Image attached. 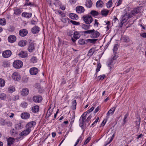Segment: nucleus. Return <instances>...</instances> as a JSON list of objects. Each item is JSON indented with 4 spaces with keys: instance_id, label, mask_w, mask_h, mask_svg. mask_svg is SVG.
Instances as JSON below:
<instances>
[{
    "instance_id": "20",
    "label": "nucleus",
    "mask_w": 146,
    "mask_h": 146,
    "mask_svg": "<svg viewBox=\"0 0 146 146\" xmlns=\"http://www.w3.org/2000/svg\"><path fill=\"white\" fill-rule=\"evenodd\" d=\"M100 34L99 33L98 31H94L92 33L91 35H90V37L92 38H96L98 37L99 36Z\"/></svg>"
},
{
    "instance_id": "56",
    "label": "nucleus",
    "mask_w": 146,
    "mask_h": 146,
    "mask_svg": "<svg viewBox=\"0 0 146 146\" xmlns=\"http://www.w3.org/2000/svg\"><path fill=\"white\" fill-rule=\"evenodd\" d=\"M105 77V75L100 76H98V78H99V80H103L104 78Z\"/></svg>"
},
{
    "instance_id": "53",
    "label": "nucleus",
    "mask_w": 146,
    "mask_h": 146,
    "mask_svg": "<svg viewBox=\"0 0 146 146\" xmlns=\"http://www.w3.org/2000/svg\"><path fill=\"white\" fill-rule=\"evenodd\" d=\"M73 103L74 104V105L73 106V110H75L76 108V100H74L73 102Z\"/></svg>"
},
{
    "instance_id": "8",
    "label": "nucleus",
    "mask_w": 146,
    "mask_h": 146,
    "mask_svg": "<svg viewBox=\"0 0 146 146\" xmlns=\"http://www.w3.org/2000/svg\"><path fill=\"white\" fill-rule=\"evenodd\" d=\"M12 52L10 50H7L3 52L2 56L4 58H8L11 55Z\"/></svg>"
},
{
    "instance_id": "63",
    "label": "nucleus",
    "mask_w": 146,
    "mask_h": 146,
    "mask_svg": "<svg viewBox=\"0 0 146 146\" xmlns=\"http://www.w3.org/2000/svg\"><path fill=\"white\" fill-rule=\"evenodd\" d=\"M129 41V40H128L127 38H123V42H128Z\"/></svg>"
},
{
    "instance_id": "54",
    "label": "nucleus",
    "mask_w": 146,
    "mask_h": 146,
    "mask_svg": "<svg viewBox=\"0 0 146 146\" xmlns=\"http://www.w3.org/2000/svg\"><path fill=\"white\" fill-rule=\"evenodd\" d=\"M123 0H119L116 3V6H119Z\"/></svg>"
},
{
    "instance_id": "31",
    "label": "nucleus",
    "mask_w": 146,
    "mask_h": 146,
    "mask_svg": "<svg viewBox=\"0 0 146 146\" xmlns=\"http://www.w3.org/2000/svg\"><path fill=\"white\" fill-rule=\"evenodd\" d=\"M14 14L16 15H19L21 12V10L17 8L14 9Z\"/></svg>"
},
{
    "instance_id": "11",
    "label": "nucleus",
    "mask_w": 146,
    "mask_h": 146,
    "mask_svg": "<svg viewBox=\"0 0 146 146\" xmlns=\"http://www.w3.org/2000/svg\"><path fill=\"white\" fill-rule=\"evenodd\" d=\"M30 73L32 75H35L38 72V70L37 68L35 67L32 68L30 69Z\"/></svg>"
},
{
    "instance_id": "48",
    "label": "nucleus",
    "mask_w": 146,
    "mask_h": 146,
    "mask_svg": "<svg viewBox=\"0 0 146 146\" xmlns=\"http://www.w3.org/2000/svg\"><path fill=\"white\" fill-rule=\"evenodd\" d=\"M118 45L117 44H115L114 45L113 49V52L114 53L115 52H117L116 51L117 50L118 48Z\"/></svg>"
},
{
    "instance_id": "15",
    "label": "nucleus",
    "mask_w": 146,
    "mask_h": 146,
    "mask_svg": "<svg viewBox=\"0 0 146 146\" xmlns=\"http://www.w3.org/2000/svg\"><path fill=\"white\" fill-rule=\"evenodd\" d=\"M76 12L79 13H82L84 12L85 9L84 7L82 6H79L76 8Z\"/></svg>"
},
{
    "instance_id": "42",
    "label": "nucleus",
    "mask_w": 146,
    "mask_h": 146,
    "mask_svg": "<svg viewBox=\"0 0 146 146\" xmlns=\"http://www.w3.org/2000/svg\"><path fill=\"white\" fill-rule=\"evenodd\" d=\"M82 29L85 30H87L89 29L90 25L83 24L82 25Z\"/></svg>"
},
{
    "instance_id": "51",
    "label": "nucleus",
    "mask_w": 146,
    "mask_h": 146,
    "mask_svg": "<svg viewBox=\"0 0 146 146\" xmlns=\"http://www.w3.org/2000/svg\"><path fill=\"white\" fill-rule=\"evenodd\" d=\"M101 67V65L99 63L98 64L97 67L96 69V75L97 74V72H99L100 71Z\"/></svg>"
},
{
    "instance_id": "32",
    "label": "nucleus",
    "mask_w": 146,
    "mask_h": 146,
    "mask_svg": "<svg viewBox=\"0 0 146 146\" xmlns=\"http://www.w3.org/2000/svg\"><path fill=\"white\" fill-rule=\"evenodd\" d=\"M109 12V10L107 9H104L101 11V13L102 15L106 16L108 15Z\"/></svg>"
},
{
    "instance_id": "27",
    "label": "nucleus",
    "mask_w": 146,
    "mask_h": 146,
    "mask_svg": "<svg viewBox=\"0 0 146 146\" xmlns=\"http://www.w3.org/2000/svg\"><path fill=\"white\" fill-rule=\"evenodd\" d=\"M39 109V108L38 106L37 105L35 106L32 108V111L33 113H36L38 111Z\"/></svg>"
},
{
    "instance_id": "43",
    "label": "nucleus",
    "mask_w": 146,
    "mask_h": 146,
    "mask_svg": "<svg viewBox=\"0 0 146 146\" xmlns=\"http://www.w3.org/2000/svg\"><path fill=\"white\" fill-rule=\"evenodd\" d=\"M94 29H93L92 30H87L86 31H84V34H90V35H91V34H92L93 32H94Z\"/></svg>"
},
{
    "instance_id": "34",
    "label": "nucleus",
    "mask_w": 146,
    "mask_h": 146,
    "mask_svg": "<svg viewBox=\"0 0 146 146\" xmlns=\"http://www.w3.org/2000/svg\"><path fill=\"white\" fill-rule=\"evenodd\" d=\"M98 40L97 39H87L86 41L87 42H89L91 43H93V44H95L96 43V41Z\"/></svg>"
},
{
    "instance_id": "10",
    "label": "nucleus",
    "mask_w": 146,
    "mask_h": 146,
    "mask_svg": "<svg viewBox=\"0 0 146 146\" xmlns=\"http://www.w3.org/2000/svg\"><path fill=\"white\" fill-rule=\"evenodd\" d=\"M114 53V56L110 60L109 63L108 64V66L110 67V68H112L113 67L112 63H113V60H116L118 57L117 55V52H115V53Z\"/></svg>"
},
{
    "instance_id": "45",
    "label": "nucleus",
    "mask_w": 146,
    "mask_h": 146,
    "mask_svg": "<svg viewBox=\"0 0 146 146\" xmlns=\"http://www.w3.org/2000/svg\"><path fill=\"white\" fill-rule=\"evenodd\" d=\"M6 95L4 93H2L0 95V99L1 100H5L6 99Z\"/></svg>"
},
{
    "instance_id": "52",
    "label": "nucleus",
    "mask_w": 146,
    "mask_h": 146,
    "mask_svg": "<svg viewBox=\"0 0 146 146\" xmlns=\"http://www.w3.org/2000/svg\"><path fill=\"white\" fill-rule=\"evenodd\" d=\"M70 22L71 23H72L73 25H78L80 24L79 22H76V21H74L71 20L70 21Z\"/></svg>"
},
{
    "instance_id": "41",
    "label": "nucleus",
    "mask_w": 146,
    "mask_h": 146,
    "mask_svg": "<svg viewBox=\"0 0 146 146\" xmlns=\"http://www.w3.org/2000/svg\"><path fill=\"white\" fill-rule=\"evenodd\" d=\"M6 22L5 19H0V24L2 25H6Z\"/></svg>"
},
{
    "instance_id": "9",
    "label": "nucleus",
    "mask_w": 146,
    "mask_h": 146,
    "mask_svg": "<svg viewBox=\"0 0 146 146\" xmlns=\"http://www.w3.org/2000/svg\"><path fill=\"white\" fill-rule=\"evenodd\" d=\"M80 37V35L79 32L76 31L74 33L73 38H72L71 39L72 41L74 42L76 40L79 38Z\"/></svg>"
},
{
    "instance_id": "29",
    "label": "nucleus",
    "mask_w": 146,
    "mask_h": 146,
    "mask_svg": "<svg viewBox=\"0 0 146 146\" xmlns=\"http://www.w3.org/2000/svg\"><path fill=\"white\" fill-rule=\"evenodd\" d=\"M96 5L97 7L100 8L103 7V3L102 1L99 0L96 2Z\"/></svg>"
},
{
    "instance_id": "60",
    "label": "nucleus",
    "mask_w": 146,
    "mask_h": 146,
    "mask_svg": "<svg viewBox=\"0 0 146 146\" xmlns=\"http://www.w3.org/2000/svg\"><path fill=\"white\" fill-rule=\"evenodd\" d=\"M92 117V116L91 115H90L87 118V119L86 120V122H88L91 119Z\"/></svg>"
},
{
    "instance_id": "7",
    "label": "nucleus",
    "mask_w": 146,
    "mask_h": 146,
    "mask_svg": "<svg viewBox=\"0 0 146 146\" xmlns=\"http://www.w3.org/2000/svg\"><path fill=\"white\" fill-rule=\"evenodd\" d=\"M12 78L13 79L15 80L18 81L20 80L21 76L19 73L17 72H15L12 75Z\"/></svg>"
},
{
    "instance_id": "6",
    "label": "nucleus",
    "mask_w": 146,
    "mask_h": 146,
    "mask_svg": "<svg viewBox=\"0 0 146 146\" xmlns=\"http://www.w3.org/2000/svg\"><path fill=\"white\" fill-rule=\"evenodd\" d=\"M42 96L40 95L34 96L33 98V101L35 103H40L42 100Z\"/></svg>"
},
{
    "instance_id": "50",
    "label": "nucleus",
    "mask_w": 146,
    "mask_h": 146,
    "mask_svg": "<svg viewBox=\"0 0 146 146\" xmlns=\"http://www.w3.org/2000/svg\"><path fill=\"white\" fill-rule=\"evenodd\" d=\"M27 103L25 102H22L21 104V106L23 108H26L27 106Z\"/></svg>"
},
{
    "instance_id": "39",
    "label": "nucleus",
    "mask_w": 146,
    "mask_h": 146,
    "mask_svg": "<svg viewBox=\"0 0 146 146\" xmlns=\"http://www.w3.org/2000/svg\"><path fill=\"white\" fill-rule=\"evenodd\" d=\"M95 52V49L94 48L90 49L88 52V55L91 56Z\"/></svg>"
},
{
    "instance_id": "28",
    "label": "nucleus",
    "mask_w": 146,
    "mask_h": 146,
    "mask_svg": "<svg viewBox=\"0 0 146 146\" xmlns=\"http://www.w3.org/2000/svg\"><path fill=\"white\" fill-rule=\"evenodd\" d=\"M23 17H25L30 18L32 16V13H28L26 12H23L22 14Z\"/></svg>"
},
{
    "instance_id": "22",
    "label": "nucleus",
    "mask_w": 146,
    "mask_h": 146,
    "mask_svg": "<svg viewBox=\"0 0 146 146\" xmlns=\"http://www.w3.org/2000/svg\"><path fill=\"white\" fill-rule=\"evenodd\" d=\"M15 141V139L13 138L10 137L7 140V146H11L12 145Z\"/></svg>"
},
{
    "instance_id": "61",
    "label": "nucleus",
    "mask_w": 146,
    "mask_h": 146,
    "mask_svg": "<svg viewBox=\"0 0 146 146\" xmlns=\"http://www.w3.org/2000/svg\"><path fill=\"white\" fill-rule=\"evenodd\" d=\"M100 107L99 106L97 107L95 109L94 112L95 113H97L99 110Z\"/></svg>"
},
{
    "instance_id": "46",
    "label": "nucleus",
    "mask_w": 146,
    "mask_h": 146,
    "mask_svg": "<svg viewBox=\"0 0 146 146\" xmlns=\"http://www.w3.org/2000/svg\"><path fill=\"white\" fill-rule=\"evenodd\" d=\"M80 45H84L85 44V40L82 39H80L78 41Z\"/></svg>"
},
{
    "instance_id": "1",
    "label": "nucleus",
    "mask_w": 146,
    "mask_h": 146,
    "mask_svg": "<svg viewBox=\"0 0 146 146\" xmlns=\"http://www.w3.org/2000/svg\"><path fill=\"white\" fill-rule=\"evenodd\" d=\"M86 115L87 113L84 112L82 115L79 119V125L82 127V129L84 130V127L85 122Z\"/></svg>"
},
{
    "instance_id": "47",
    "label": "nucleus",
    "mask_w": 146,
    "mask_h": 146,
    "mask_svg": "<svg viewBox=\"0 0 146 146\" xmlns=\"http://www.w3.org/2000/svg\"><path fill=\"white\" fill-rule=\"evenodd\" d=\"M90 13L94 16H97L98 14V13L95 11H91Z\"/></svg>"
},
{
    "instance_id": "17",
    "label": "nucleus",
    "mask_w": 146,
    "mask_h": 146,
    "mask_svg": "<svg viewBox=\"0 0 146 146\" xmlns=\"http://www.w3.org/2000/svg\"><path fill=\"white\" fill-rule=\"evenodd\" d=\"M18 56L22 58H25L27 56V54L26 52L21 51L18 53Z\"/></svg>"
},
{
    "instance_id": "3",
    "label": "nucleus",
    "mask_w": 146,
    "mask_h": 146,
    "mask_svg": "<svg viewBox=\"0 0 146 146\" xmlns=\"http://www.w3.org/2000/svg\"><path fill=\"white\" fill-rule=\"evenodd\" d=\"M23 63L20 60L15 61L13 63V66L16 68H20L23 66Z\"/></svg>"
},
{
    "instance_id": "23",
    "label": "nucleus",
    "mask_w": 146,
    "mask_h": 146,
    "mask_svg": "<svg viewBox=\"0 0 146 146\" xmlns=\"http://www.w3.org/2000/svg\"><path fill=\"white\" fill-rule=\"evenodd\" d=\"M28 31L26 29H22L19 32V35L22 37L25 36L27 34Z\"/></svg>"
},
{
    "instance_id": "24",
    "label": "nucleus",
    "mask_w": 146,
    "mask_h": 146,
    "mask_svg": "<svg viewBox=\"0 0 146 146\" xmlns=\"http://www.w3.org/2000/svg\"><path fill=\"white\" fill-rule=\"evenodd\" d=\"M140 12V11L139 9V8H136L133 9L132 11L130 13L132 17L134 16L135 15L138 13Z\"/></svg>"
},
{
    "instance_id": "2",
    "label": "nucleus",
    "mask_w": 146,
    "mask_h": 146,
    "mask_svg": "<svg viewBox=\"0 0 146 146\" xmlns=\"http://www.w3.org/2000/svg\"><path fill=\"white\" fill-rule=\"evenodd\" d=\"M36 123L35 121H31L28 123L25 126V128L29 130L31 132L34 128V126L36 125Z\"/></svg>"
},
{
    "instance_id": "12",
    "label": "nucleus",
    "mask_w": 146,
    "mask_h": 146,
    "mask_svg": "<svg viewBox=\"0 0 146 146\" xmlns=\"http://www.w3.org/2000/svg\"><path fill=\"white\" fill-rule=\"evenodd\" d=\"M21 95L23 96H27L29 93V90L28 88H25L22 89L20 92Z\"/></svg>"
},
{
    "instance_id": "13",
    "label": "nucleus",
    "mask_w": 146,
    "mask_h": 146,
    "mask_svg": "<svg viewBox=\"0 0 146 146\" xmlns=\"http://www.w3.org/2000/svg\"><path fill=\"white\" fill-rule=\"evenodd\" d=\"M21 116L22 119H26L29 118L30 115L29 113L24 112L21 114Z\"/></svg>"
},
{
    "instance_id": "57",
    "label": "nucleus",
    "mask_w": 146,
    "mask_h": 146,
    "mask_svg": "<svg viewBox=\"0 0 146 146\" xmlns=\"http://www.w3.org/2000/svg\"><path fill=\"white\" fill-rule=\"evenodd\" d=\"M99 119V117H97V119L95 120V121L92 123V125L94 126V125H95L98 122V121Z\"/></svg>"
},
{
    "instance_id": "58",
    "label": "nucleus",
    "mask_w": 146,
    "mask_h": 146,
    "mask_svg": "<svg viewBox=\"0 0 146 146\" xmlns=\"http://www.w3.org/2000/svg\"><path fill=\"white\" fill-rule=\"evenodd\" d=\"M140 36L143 38H146V33H141L140 35Z\"/></svg>"
},
{
    "instance_id": "35",
    "label": "nucleus",
    "mask_w": 146,
    "mask_h": 146,
    "mask_svg": "<svg viewBox=\"0 0 146 146\" xmlns=\"http://www.w3.org/2000/svg\"><path fill=\"white\" fill-rule=\"evenodd\" d=\"M15 90V89L13 86H10L8 88V91L9 93H12Z\"/></svg>"
},
{
    "instance_id": "25",
    "label": "nucleus",
    "mask_w": 146,
    "mask_h": 146,
    "mask_svg": "<svg viewBox=\"0 0 146 146\" xmlns=\"http://www.w3.org/2000/svg\"><path fill=\"white\" fill-rule=\"evenodd\" d=\"M69 16L71 19L73 20H76L78 19V16L74 13H70L69 15Z\"/></svg>"
},
{
    "instance_id": "59",
    "label": "nucleus",
    "mask_w": 146,
    "mask_h": 146,
    "mask_svg": "<svg viewBox=\"0 0 146 146\" xmlns=\"http://www.w3.org/2000/svg\"><path fill=\"white\" fill-rule=\"evenodd\" d=\"M90 139H91L90 138V137L88 138L85 140V141L84 143V144H86L88 143L90 141Z\"/></svg>"
},
{
    "instance_id": "36",
    "label": "nucleus",
    "mask_w": 146,
    "mask_h": 146,
    "mask_svg": "<svg viewBox=\"0 0 146 146\" xmlns=\"http://www.w3.org/2000/svg\"><path fill=\"white\" fill-rule=\"evenodd\" d=\"M5 84V80L2 78H0V87H2L4 86Z\"/></svg>"
},
{
    "instance_id": "33",
    "label": "nucleus",
    "mask_w": 146,
    "mask_h": 146,
    "mask_svg": "<svg viewBox=\"0 0 146 146\" xmlns=\"http://www.w3.org/2000/svg\"><path fill=\"white\" fill-rule=\"evenodd\" d=\"M3 121L5 122L4 123H2V125H6L8 126H11L12 125V123L10 121H7L5 120H3Z\"/></svg>"
},
{
    "instance_id": "16",
    "label": "nucleus",
    "mask_w": 146,
    "mask_h": 146,
    "mask_svg": "<svg viewBox=\"0 0 146 146\" xmlns=\"http://www.w3.org/2000/svg\"><path fill=\"white\" fill-rule=\"evenodd\" d=\"M116 106H114L107 113V118H109L110 114L113 115L115 111Z\"/></svg>"
},
{
    "instance_id": "55",
    "label": "nucleus",
    "mask_w": 146,
    "mask_h": 146,
    "mask_svg": "<svg viewBox=\"0 0 146 146\" xmlns=\"http://www.w3.org/2000/svg\"><path fill=\"white\" fill-rule=\"evenodd\" d=\"M94 109V107L93 106L86 112L87 114L88 113H90L93 111Z\"/></svg>"
},
{
    "instance_id": "18",
    "label": "nucleus",
    "mask_w": 146,
    "mask_h": 146,
    "mask_svg": "<svg viewBox=\"0 0 146 146\" xmlns=\"http://www.w3.org/2000/svg\"><path fill=\"white\" fill-rule=\"evenodd\" d=\"M16 38L14 35H12L9 36L8 38V40L9 42L11 43H13L15 41Z\"/></svg>"
},
{
    "instance_id": "19",
    "label": "nucleus",
    "mask_w": 146,
    "mask_h": 146,
    "mask_svg": "<svg viewBox=\"0 0 146 146\" xmlns=\"http://www.w3.org/2000/svg\"><path fill=\"white\" fill-rule=\"evenodd\" d=\"M40 29L37 26H35L31 29V31L33 34L37 33L40 31Z\"/></svg>"
},
{
    "instance_id": "4",
    "label": "nucleus",
    "mask_w": 146,
    "mask_h": 146,
    "mask_svg": "<svg viewBox=\"0 0 146 146\" xmlns=\"http://www.w3.org/2000/svg\"><path fill=\"white\" fill-rule=\"evenodd\" d=\"M132 16L131 15L130 13H126L123 16L122 18L121 23H123L125 22L128 19L131 18Z\"/></svg>"
},
{
    "instance_id": "5",
    "label": "nucleus",
    "mask_w": 146,
    "mask_h": 146,
    "mask_svg": "<svg viewBox=\"0 0 146 146\" xmlns=\"http://www.w3.org/2000/svg\"><path fill=\"white\" fill-rule=\"evenodd\" d=\"M83 19L85 23L87 24H90L92 21V18L91 16L83 17Z\"/></svg>"
},
{
    "instance_id": "30",
    "label": "nucleus",
    "mask_w": 146,
    "mask_h": 146,
    "mask_svg": "<svg viewBox=\"0 0 146 146\" xmlns=\"http://www.w3.org/2000/svg\"><path fill=\"white\" fill-rule=\"evenodd\" d=\"M26 41L25 40H22L20 41L18 43L19 46L22 47L25 46L26 45Z\"/></svg>"
},
{
    "instance_id": "14",
    "label": "nucleus",
    "mask_w": 146,
    "mask_h": 146,
    "mask_svg": "<svg viewBox=\"0 0 146 146\" xmlns=\"http://www.w3.org/2000/svg\"><path fill=\"white\" fill-rule=\"evenodd\" d=\"M31 132L29 130L26 129L19 133V135L21 136H26L29 134Z\"/></svg>"
},
{
    "instance_id": "44",
    "label": "nucleus",
    "mask_w": 146,
    "mask_h": 146,
    "mask_svg": "<svg viewBox=\"0 0 146 146\" xmlns=\"http://www.w3.org/2000/svg\"><path fill=\"white\" fill-rule=\"evenodd\" d=\"M115 136V134L114 133L112 135L111 138L110 139V141H107V143H106V144L105 145V146H106L108 145L110 143L111 141H112L114 137Z\"/></svg>"
},
{
    "instance_id": "40",
    "label": "nucleus",
    "mask_w": 146,
    "mask_h": 146,
    "mask_svg": "<svg viewBox=\"0 0 146 146\" xmlns=\"http://www.w3.org/2000/svg\"><path fill=\"white\" fill-rule=\"evenodd\" d=\"M112 1L111 0H110L106 3V6L108 8H110L111 7Z\"/></svg>"
},
{
    "instance_id": "62",
    "label": "nucleus",
    "mask_w": 146,
    "mask_h": 146,
    "mask_svg": "<svg viewBox=\"0 0 146 146\" xmlns=\"http://www.w3.org/2000/svg\"><path fill=\"white\" fill-rule=\"evenodd\" d=\"M60 8L62 10H65L66 9L65 7L64 6H60Z\"/></svg>"
},
{
    "instance_id": "21",
    "label": "nucleus",
    "mask_w": 146,
    "mask_h": 146,
    "mask_svg": "<svg viewBox=\"0 0 146 146\" xmlns=\"http://www.w3.org/2000/svg\"><path fill=\"white\" fill-rule=\"evenodd\" d=\"M93 3L91 0H87L85 3V5L88 8H90L92 6Z\"/></svg>"
},
{
    "instance_id": "26",
    "label": "nucleus",
    "mask_w": 146,
    "mask_h": 146,
    "mask_svg": "<svg viewBox=\"0 0 146 146\" xmlns=\"http://www.w3.org/2000/svg\"><path fill=\"white\" fill-rule=\"evenodd\" d=\"M35 46H34V44L33 43H31L29 44V46L28 50V51L30 52H31L33 51L35 49Z\"/></svg>"
},
{
    "instance_id": "49",
    "label": "nucleus",
    "mask_w": 146,
    "mask_h": 146,
    "mask_svg": "<svg viewBox=\"0 0 146 146\" xmlns=\"http://www.w3.org/2000/svg\"><path fill=\"white\" fill-rule=\"evenodd\" d=\"M37 61V59L36 57L35 56H33L31 59V61L32 63H36Z\"/></svg>"
},
{
    "instance_id": "37",
    "label": "nucleus",
    "mask_w": 146,
    "mask_h": 146,
    "mask_svg": "<svg viewBox=\"0 0 146 146\" xmlns=\"http://www.w3.org/2000/svg\"><path fill=\"white\" fill-rule=\"evenodd\" d=\"M50 108H51L50 107L48 110L46 114V115L45 116V118H48L51 115V111L50 110Z\"/></svg>"
},
{
    "instance_id": "64",
    "label": "nucleus",
    "mask_w": 146,
    "mask_h": 146,
    "mask_svg": "<svg viewBox=\"0 0 146 146\" xmlns=\"http://www.w3.org/2000/svg\"><path fill=\"white\" fill-rule=\"evenodd\" d=\"M98 23L97 21V20L95 19V23L94 24V25H97V26H98Z\"/></svg>"
},
{
    "instance_id": "38",
    "label": "nucleus",
    "mask_w": 146,
    "mask_h": 146,
    "mask_svg": "<svg viewBox=\"0 0 146 146\" xmlns=\"http://www.w3.org/2000/svg\"><path fill=\"white\" fill-rule=\"evenodd\" d=\"M29 0H25V4L24 6H27L30 5H33L31 3L29 2Z\"/></svg>"
}]
</instances>
